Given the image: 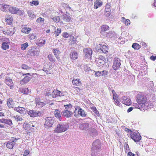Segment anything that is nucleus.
Returning <instances> with one entry per match:
<instances>
[{"mask_svg": "<svg viewBox=\"0 0 156 156\" xmlns=\"http://www.w3.org/2000/svg\"><path fill=\"white\" fill-rule=\"evenodd\" d=\"M101 143L100 140H97L93 142L91 150V155L92 156H96L101 148Z\"/></svg>", "mask_w": 156, "mask_h": 156, "instance_id": "nucleus-1", "label": "nucleus"}, {"mask_svg": "<svg viewBox=\"0 0 156 156\" xmlns=\"http://www.w3.org/2000/svg\"><path fill=\"white\" fill-rule=\"evenodd\" d=\"M69 127L68 124L66 123H61L57 125L54 130V132L56 133H59L66 131Z\"/></svg>", "mask_w": 156, "mask_h": 156, "instance_id": "nucleus-2", "label": "nucleus"}, {"mask_svg": "<svg viewBox=\"0 0 156 156\" xmlns=\"http://www.w3.org/2000/svg\"><path fill=\"white\" fill-rule=\"evenodd\" d=\"M147 98L146 96L143 95L138 94L137 96L136 101L137 103L139 104L137 107L136 108L140 109L141 108H143L146 103Z\"/></svg>", "mask_w": 156, "mask_h": 156, "instance_id": "nucleus-3", "label": "nucleus"}, {"mask_svg": "<svg viewBox=\"0 0 156 156\" xmlns=\"http://www.w3.org/2000/svg\"><path fill=\"white\" fill-rule=\"evenodd\" d=\"M64 106L66 110L62 111L61 113V115L62 116L67 118L71 117L73 114V112L70 110V108L72 106L71 105L69 104L68 105H64Z\"/></svg>", "mask_w": 156, "mask_h": 156, "instance_id": "nucleus-4", "label": "nucleus"}, {"mask_svg": "<svg viewBox=\"0 0 156 156\" xmlns=\"http://www.w3.org/2000/svg\"><path fill=\"white\" fill-rule=\"evenodd\" d=\"M9 11L11 13L20 15H22L23 13V11L21 10L18 8L10 5L9 6Z\"/></svg>", "mask_w": 156, "mask_h": 156, "instance_id": "nucleus-5", "label": "nucleus"}, {"mask_svg": "<svg viewBox=\"0 0 156 156\" xmlns=\"http://www.w3.org/2000/svg\"><path fill=\"white\" fill-rule=\"evenodd\" d=\"M16 30L15 27L12 26H10L9 27H8L6 29L2 30L3 33L5 35L8 36L12 35Z\"/></svg>", "mask_w": 156, "mask_h": 156, "instance_id": "nucleus-6", "label": "nucleus"}, {"mask_svg": "<svg viewBox=\"0 0 156 156\" xmlns=\"http://www.w3.org/2000/svg\"><path fill=\"white\" fill-rule=\"evenodd\" d=\"M54 119L51 117H48L45 119L44 126L45 128H48L52 126L54 123Z\"/></svg>", "mask_w": 156, "mask_h": 156, "instance_id": "nucleus-7", "label": "nucleus"}, {"mask_svg": "<svg viewBox=\"0 0 156 156\" xmlns=\"http://www.w3.org/2000/svg\"><path fill=\"white\" fill-rule=\"evenodd\" d=\"M121 64V61L119 58H114L113 65V68L114 70H117L120 67Z\"/></svg>", "mask_w": 156, "mask_h": 156, "instance_id": "nucleus-8", "label": "nucleus"}, {"mask_svg": "<svg viewBox=\"0 0 156 156\" xmlns=\"http://www.w3.org/2000/svg\"><path fill=\"white\" fill-rule=\"evenodd\" d=\"M130 135L131 138L135 142H139L141 139V137L138 133L134 132Z\"/></svg>", "mask_w": 156, "mask_h": 156, "instance_id": "nucleus-9", "label": "nucleus"}, {"mask_svg": "<svg viewBox=\"0 0 156 156\" xmlns=\"http://www.w3.org/2000/svg\"><path fill=\"white\" fill-rule=\"evenodd\" d=\"M120 101L126 105H129L131 103V100L127 96H123L120 100Z\"/></svg>", "mask_w": 156, "mask_h": 156, "instance_id": "nucleus-10", "label": "nucleus"}, {"mask_svg": "<svg viewBox=\"0 0 156 156\" xmlns=\"http://www.w3.org/2000/svg\"><path fill=\"white\" fill-rule=\"evenodd\" d=\"M28 114L31 117H34L41 116L42 113L40 111L30 110L28 112Z\"/></svg>", "mask_w": 156, "mask_h": 156, "instance_id": "nucleus-11", "label": "nucleus"}, {"mask_svg": "<svg viewBox=\"0 0 156 156\" xmlns=\"http://www.w3.org/2000/svg\"><path fill=\"white\" fill-rule=\"evenodd\" d=\"M32 74L30 73H28L26 74H23V76L26 75V76L24 78L20 81V83L21 84H24L27 83L30 80V77L28 76H27L29 75L30 76H32Z\"/></svg>", "mask_w": 156, "mask_h": 156, "instance_id": "nucleus-12", "label": "nucleus"}, {"mask_svg": "<svg viewBox=\"0 0 156 156\" xmlns=\"http://www.w3.org/2000/svg\"><path fill=\"white\" fill-rule=\"evenodd\" d=\"M84 55L86 57L89 58L91 57L92 54V49L89 48H85L83 49Z\"/></svg>", "mask_w": 156, "mask_h": 156, "instance_id": "nucleus-13", "label": "nucleus"}, {"mask_svg": "<svg viewBox=\"0 0 156 156\" xmlns=\"http://www.w3.org/2000/svg\"><path fill=\"white\" fill-rule=\"evenodd\" d=\"M98 48H100L98 49L99 51H101L104 53H106L108 51V48L106 45L103 44H100L98 45Z\"/></svg>", "mask_w": 156, "mask_h": 156, "instance_id": "nucleus-14", "label": "nucleus"}, {"mask_svg": "<svg viewBox=\"0 0 156 156\" xmlns=\"http://www.w3.org/2000/svg\"><path fill=\"white\" fill-rule=\"evenodd\" d=\"M15 111L19 112L20 114H25L26 113L27 111L24 108L21 107H15L14 108Z\"/></svg>", "mask_w": 156, "mask_h": 156, "instance_id": "nucleus-15", "label": "nucleus"}, {"mask_svg": "<svg viewBox=\"0 0 156 156\" xmlns=\"http://www.w3.org/2000/svg\"><path fill=\"white\" fill-rule=\"evenodd\" d=\"M5 82L8 86H9L11 89H12L13 87V82L12 79L9 77H7L5 80Z\"/></svg>", "mask_w": 156, "mask_h": 156, "instance_id": "nucleus-16", "label": "nucleus"}, {"mask_svg": "<svg viewBox=\"0 0 156 156\" xmlns=\"http://www.w3.org/2000/svg\"><path fill=\"white\" fill-rule=\"evenodd\" d=\"M63 95L62 93H61L60 91L56 90H52V97L53 98H55L58 96H62Z\"/></svg>", "mask_w": 156, "mask_h": 156, "instance_id": "nucleus-17", "label": "nucleus"}, {"mask_svg": "<svg viewBox=\"0 0 156 156\" xmlns=\"http://www.w3.org/2000/svg\"><path fill=\"white\" fill-rule=\"evenodd\" d=\"M103 59H104V58L103 57H102L101 58L96 59V61L98 66H102L104 64L105 62Z\"/></svg>", "mask_w": 156, "mask_h": 156, "instance_id": "nucleus-18", "label": "nucleus"}, {"mask_svg": "<svg viewBox=\"0 0 156 156\" xmlns=\"http://www.w3.org/2000/svg\"><path fill=\"white\" fill-rule=\"evenodd\" d=\"M61 111L60 109H55L54 111V115L59 120H61Z\"/></svg>", "mask_w": 156, "mask_h": 156, "instance_id": "nucleus-19", "label": "nucleus"}, {"mask_svg": "<svg viewBox=\"0 0 156 156\" xmlns=\"http://www.w3.org/2000/svg\"><path fill=\"white\" fill-rule=\"evenodd\" d=\"M10 5H0V10L3 12H6L8 11Z\"/></svg>", "mask_w": 156, "mask_h": 156, "instance_id": "nucleus-20", "label": "nucleus"}, {"mask_svg": "<svg viewBox=\"0 0 156 156\" xmlns=\"http://www.w3.org/2000/svg\"><path fill=\"white\" fill-rule=\"evenodd\" d=\"M40 51L36 49H31L29 52V54L31 56H37L39 55Z\"/></svg>", "mask_w": 156, "mask_h": 156, "instance_id": "nucleus-21", "label": "nucleus"}, {"mask_svg": "<svg viewBox=\"0 0 156 156\" xmlns=\"http://www.w3.org/2000/svg\"><path fill=\"white\" fill-rule=\"evenodd\" d=\"M16 138L14 140H13L11 141H8L6 145L7 148L10 149L12 148L14 145V142L16 141Z\"/></svg>", "mask_w": 156, "mask_h": 156, "instance_id": "nucleus-22", "label": "nucleus"}, {"mask_svg": "<svg viewBox=\"0 0 156 156\" xmlns=\"http://www.w3.org/2000/svg\"><path fill=\"white\" fill-rule=\"evenodd\" d=\"M89 126V124L87 122H85L80 124L79 126L80 129L82 130H86Z\"/></svg>", "mask_w": 156, "mask_h": 156, "instance_id": "nucleus-23", "label": "nucleus"}, {"mask_svg": "<svg viewBox=\"0 0 156 156\" xmlns=\"http://www.w3.org/2000/svg\"><path fill=\"white\" fill-rule=\"evenodd\" d=\"M7 104L9 108H13L14 106V102L12 98H9L7 100Z\"/></svg>", "mask_w": 156, "mask_h": 156, "instance_id": "nucleus-24", "label": "nucleus"}, {"mask_svg": "<svg viewBox=\"0 0 156 156\" xmlns=\"http://www.w3.org/2000/svg\"><path fill=\"white\" fill-rule=\"evenodd\" d=\"M89 133L90 136H95L97 134L96 130L94 128L89 129Z\"/></svg>", "mask_w": 156, "mask_h": 156, "instance_id": "nucleus-25", "label": "nucleus"}, {"mask_svg": "<svg viewBox=\"0 0 156 156\" xmlns=\"http://www.w3.org/2000/svg\"><path fill=\"white\" fill-rule=\"evenodd\" d=\"M72 83L73 85L76 86H79L81 85V83L79 79L74 78L72 80Z\"/></svg>", "mask_w": 156, "mask_h": 156, "instance_id": "nucleus-26", "label": "nucleus"}, {"mask_svg": "<svg viewBox=\"0 0 156 156\" xmlns=\"http://www.w3.org/2000/svg\"><path fill=\"white\" fill-rule=\"evenodd\" d=\"M6 42H3L2 44V48L3 49L6 50L9 48V45L8 44V43L9 42V40L7 38Z\"/></svg>", "mask_w": 156, "mask_h": 156, "instance_id": "nucleus-27", "label": "nucleus"}, {"mask_svg": "<svg viewBox=\"0 0 156 156\" xmlns=\"http://www.w3.org/2000/svg\"><path fill=\"white\" fill-rule=\"evenodd\" d=\"M50 69V66L48 64H46L44 65V66L43 67V70L47 74L49 73L48 72Z\"/></svg>", "mask_w": 156, "mask_h": 156, "instance_id": "nucleus-28", "label": "nucleus"}, {"mask_svg": "<svg viewBox=\"0 0 156 156\" xmlns=\"http://www.w3.org/2000/svg\"><path fill=\"white\" fill-rule=\"evenodd\" d=\"M19 92L24 94H28L29 93V91L27 88H20L19 90Z\"/></svg>", "mask_w": 156, "mask_h": 156, "instance_id": "nucleus-29", "label": "nucleus"}, {"mask_svg": "<svg viewBox=\"0 0 156 156\" xmlns=\"http://www.w3.org/2000/svg\"><path fill=\"white\" fill-rule=\"evenodd\" d=\"M102 5V2L101 1L97 0L94 3V6L95 9H97L98 7L101 6Z\"/></svg>", "mask_w": 156, "mask_h": 156, "instance_id": "nucleus-30", "label": "nucleus"}, {"mask_svg": "<svg viewBox=\"0 0 156 156\" xmlns=\"http://www.w3.org/2000/svg\"><path fill=\"white\" fill-rule=\"evenodd\" d=\"M70 57L72 60H75L78 58V54L76 51H73Z\"/></svg>", "mask_w": 156, "mask_h": 156, "instance_id": "nucleus-31", "label": "nucleus"}, {"mask_svg": "<svg viewBox=\"0 0 156 156\" xmlns=\"http://www.w3.org/2000/svg\"><path fill=\"white\" fill-rule=\"evenodd\" d=\"M62 19L63 20L66 22H69L71 18L69 16L65 14L62 16Z\"/></svg>", "mask_w": 156, "mask_h": 156, "instance_id": "nucleus-32", "label": "nucleus"}, {"mask_svg": "<svg viewBox=\"0 0 156 156\" xmlns=\"http://www.w3.org/2000/svg\"><path fill=\"white\" fill-rule=\"evenodd\" d=\"M79 115L82 117H85L87 116V114L80 107Z\"/></svg>", "mask_w": 156, "mask_h": 156, "instance_id": "nucleus-33", "label": "nucleus"}, {"mask_svg": "<svg viewBox=\"0 0 156 156\" xmlns=\"http://www.w3.org/2000/svg\"><path fill=\"white\" fill-rule=\"evenodd\" d=\"M23 127L26 130H29L30 128L31 127V125L29 124L26 123L25 122L23 124Z\"/></svg>", "mask_w": 156, "mask_h": 156, "instance_id": "nucleus-34", "label": "nucleus"}, {"mask_svg": "<svg viewBox=\"0 0 156 156\" xmlns=\"http://www.w3.org/2000/svg\"><path fill=\"white\" fill-rule=\"evenodd\" d=\"M13 21V19L12 16H7L6 18V21L9 24L12 23Z\"/></svg>", "mask_w": 156, "mask_h": 156, "instance_id": "nucleus-35", "label": "nucleus"}, {"mask_svg": "<svg viewBox=\"0 0 156 156\" xmlns=\"http://www.w3.org/2000/svg\"><path fill=\"white\" fill-rule=\"evenodd\" d=\"M31 30V29L29 28L24 27L21 31L23 33L28 34L30 32Z\"/></svg>", "mask_w": 156, "mask_h": 156, "instance_id": "nucleus-36", "label": "nucleus"}, {"mask_svg": "<svg viewBox=\"0 0 156 156\" xmlns=\"http://www.w3.org/2000/svg\"><path fill=\"white\" fill-rule=\"evenodd\" d=\"M80 107L77 106L75 108V110L74 112V115L75 116H77L79 115Z\"/></svg>", "mask_w": 156, "mask_h": 156, "instance_id": "nucleus-37", "label": "nucleus"}, {"mask_svg": "<svg viewBox=\"0 0 156 156\" xmlns=\"http://www.w3.org/2000/svg\"><path fill=\"white\" fill-rule=\"evenodd\" d=\"M45 103L43 102L40 101L37 102L36 104V106L38 108H41L45 105Z\"/></svg>", "mask_w": 156, "mask_h": 156, "instance_id": "nucleus-38", "label": "nucleus"}, {"mask_svg": "<svg viewBox=\"0 0 156 156\" xmlns=\"http://www.w3.org/2000/svg\"><path fill=\"white\" fill-rule=\"evenodd\" d=\"M28 46V43L26 42L21 45V48L22 50H25Z\"/></svg>", "mask_w": 156, "mask_h": 156, "instance_id": "nucleus-39", "label": "nucleus"}, {"mask_svg": "<svg viewBox=\"0 0 156 156\" xmlns=\"http://www.w3.org/2000/svg\"><path fill=\"white\" fill-rule=\"evenodd\" d=\"M132 47L134 49H138L140 48V46L138 44L134 43L133 44Z\"/></svg>", "mask_w": 156, "mask_h": 156, "instance_id": "nucleus-40", "label": "nucleus"}, {"mask_svg": "<svg viewBox=\"0 0 156 156\" xmlns=\"http://www.w3.org/2000/svg\"><path fill=\"white\" fill-rule=\"evenodd\" d=\"M109 27L107 25H104L101 27V31L102 32L106 31L109 28Z\"/></svg>", "mask_w": 156, "mask_h": 156, "instance_id": "nucleus-41", "label": "nucleus"}, {"mask_svg": "<svg viewBox=\"0 0 156 156\" xmlns=\"http://www.w3.org/2000/svg\"><path fill=\"white\" fill-rule=\"evenodd\" d=\"M115 33L114 32L111 31L108 33L107 36L112 38L115 36Z\"/></svg>", "mask_w": 156, "mask_h": 156, "instance_id": "nucleus-42", "label": "nucleus"}, {"mask_svg": "<svg viewBox=\"0 0 156 156\" xmlns=\"http://www.w3.org/2000/svg\"><path fill=\"white\" fill-rule=\"evenodd\" d=\"M52 19L55 22H58L60 21V18L59 16H55Z\"/></svg>", "mask_w": 156, "mask_h": 156, "instance_id": "nucleus-43", "label": "nucleus"}, {"mask_svg": "<svg viewBox=\"0 0 156 156\" xmlns=\"http://www.w3.org/2000/svg\"><path fill=\"white\" fill-rule=\"evenodd\" d=\"M27 13L29 16L31 18H35L36 16L33 14L31 11L29 10L27 11Z\"/></svg>", "mask_w": 156, "mask_h": 156, "instance_id": "nucleus-44", "label": "nucleus"}, {"mask_svg": "<svg viewBox=\"0 0 156 156\" xmlns=\"http://www.w3.org/2000/svg\"><path fill=\"white\" fill-rule=\"evenodd\" d=\"M38 43L41 45H43L45 43V39L40 38L38 41Z\"/></svg>", "mask_w": 156, "mask_h": 156, "instance_id": "nucleus-45", "label": "nucleus"}, {"mask_svg": "<svg viewBox=\"0 0 156 156\" xmlns=\"http://www.w3.org/2000/svg\"><path fill=\"white\" fill-rule=\"evenodd\" d=\"M44 18L40 17L37 19L36 22L38 23H44Z\"/></svg>", "mask_w": 156, "mask_h": 156, "instance_id": "nucleus-46", "label": "nucleus"}, {"mask_svg": "<svg viewBox=\"0 0 156 156\" xmlns=\"http://www.w3.org/2000/svg\"><path fill=\"white\" fill-rule=\"evenodd\" d=\"M30 5H38L39 2L37 1H32L30 3Z\"/></svg>", "mask_w": 156, "mask_h": 156, "instance_id": "nucleus-47", "label": "nucleus"}, {"mask_svg": "<svg viewBox=\"0 0 156 156\" xmlns=\"http://www.w3.org/2000/svg\"><path fill=\"white\" fill-rule=\"evenodd\" d=\"M14 118L17 121H22L23 120L21 116L18 115L14 116Z\"/></svg>", "mask_w": 156, "mask_h": 156, "instance_id": "nucleus-48", "label": "nucleus"}, {"mask_svg": "<svg viewBox=\"0 0 156 156\" xmlns=\"http://www.w3.org/2000/svg\"><path fill=\"white\" fill-rule=\"evenodd\" d=\"M91 109L94 112L96 115H98L99 114V112L95 107H93L91 108Z\"/></svg>", "mask_w": 156, "mask_h": 156, "instance_id": "nucleus-49", "label": "nucleus"}, {"mask_svg": "<svg viewBox=\"0 0 156 156\" xmlns=\"http://www.w3.org/2000/svg\"><path fill=\"white\" fill-rule=\"evenodd\" d=\"M49 60L51 62H55L54 58L51 55H49L48 56Z\"/></svg>", "mask_w": 156, "mask_h": 156, "instance_id": "nucleus-50", "label": "nucleus"}, {"mask_svg": "<svg viewBox=\"0 0 156 156\" xmlns=\"http://www.w3.org/2000/svg\"><path fill=\"white\" fill-rule=\"evenodd\" d=\"M53 53L55 55H58L60 53V51L57 49H55L53 50Z\"/></svg>", "mask_w": 156, "mask_h": 156, "instance_id": "nucleus-51", "label": "nucleus"}, {"mask_svg": "<svg viewBox=\"0 0 156 156\" xmlns=\"http://www.w3.org/2000/svg\"><path fill=\"white\" fill-rule=\"evenodd\" d=\"M5 124L9 125L10 126L12 124V121L10 119H6Z\"/></svg>", "mask_w": 156, "mask_h": 156, "instance_id": "nucleus-52", "label": "nucleus"}, {"mask_svg": "<svg viewBox=\"0 0 156 156\" xmlns=\"http://www.w3.org/2000/svg\"><path fill=\"white\" fill-rule=\"evenodd\" d=\"M61 29H58L54 33L55 34L56 36L58 35L59 34L61 33Z\"/></svg>", "mask_w": 156, "mask_h": 156, "instance_id": "nucleus-53", "label": "nucleus"}, {"mask_svg": "<svg viewBox=\"0 0 156 156\" xmlns=\"http://www.w3.org/2000/svg\"><path fill=\"white\" fill-rule=\"evenodd\" d=\"M52 90H48V91H47L46 93V95L47 96H51L52 95Z\"/></svg>", "mask_w": 156, "mask_h": 156, "instance_id": "nucleus-54", "label": "nucleus"}, {"mask_svg": "<svg viewBox=\"0 0 156 156\" xmlns=\"http://www.w3.org/2000/svg\"><path fill=\"white\" fill-rule=\"evenodd\" d=\"M21 67L22 68V69H30V67H28L27 66L24 64H23L22 65Z\"/></svg>", "mask_w": 156, "mask_h": 156, "instance_id": "nucleus-55", "label": "nucleus"}, {"mask_svg": "<svg viewBox=\"0 0 156 156\" xmlns=\"http://www.w3.org/2000/svg\"><path fill=\"white\" fill-rule=\"evenodd\" d=\"M113 99L117 103V105H119V104L120 103L119 101L117 99V97H116V96L113 97Z\"/></svg>", "mask_w": 156, "mask_h": 156, "instance_id": "nucleus-56", "label": "nucleus"}, {"mask_svg": "<svg viewBox=\"0 0 156 156\" xmlns=\"http://www.w3.org/2000/svg\"><path fill=\"white\" fill-rule=\"evenodd\" d=\"M101 75L104 76L107 75L108 73V71L106 70H103L102 71H101Z\"/></svg>", "mask_w": 156, "mask_h": 156, "instance_id": "nucleus-57", "label": "nucleus"}, {"mask_svg": "<svg viewBox=\"0 0 156 156\" xmlns=\"http://www.w3.org/2000/svg\"><path fill=\"white\" fill-rule=\"evenodd\" d=\"M29 37L30 39H35L36 37L33 34H31L30 35Z\"/></svg>", "mask_w": 156, "mask_h": 156, "instance_id": "nucleus-58", "label": "nucleus"}, {"mask_svg": "<svg viewBox=\"0 0 156 156\" xmlns=\"http://www.w3.org/2000/svg\"><path fill=\"white\" fill-rule=\"evenodd\" d=\"M110 7V5L109 4L107 3L106 5V12H109V9Z\"/></svg>", "mask_w": 156, "mask_h": 156, "instance_id": "nucleus-59", "label": "nucleus"}, {"mask_svg": "<svg viewBox=\"0 0 156 156\" xmlns=\"http://www.w3.org/2000/svg\"><path fill=\"white\" fill-rule=\"evenodd\" d=\"M69 35V34L67 33H64L63 34V37L65 38H67Z\"/></svg>", "mask_w": 156, "mask_h": 156, "instance_id": "nucleus-60", "label": "nucleus"}, {"mask_svg": "<svg viewBox=\"0 0 156 156\" xmlns=\"http://www.w3.org/2000/svg\"><path fill=\"white\" fill-rule=\"evenodd\" d=\"M84 70L86 72L89 71L90 70V67L88 68L87 66H84Z\"/></svg>", "mask_w": 156, "mask_h": 156, "instance_id": "nucleus-61", "label": "nucleus"}, {"mask_svg": "<svg viewBox=\"0 0 156 156\" xmlns=\"http://www.w3.org/2000/svg\"><path fill=\"white\" fill-rule=\"evenodd\" d=\"M95 75L96 76H101V72L98 71V72H95Z\"/></svg>", "mask_w": 156, "mask_h": 156, "instance_id": "nucleus-62", "label": "nucleus"}, {"mask_svg": "<svg viewBox=\"0 0 156 156\" xmlns=\"http://www.w3.org/2000/svg\"><path fill=\"white\" fill-rule=\"evenodd\" d=\"M125 23L126 25H128L130 23V21L129 20L126 19L125 20Z\"/></svg>", "mask_w": 156, "mask_h": 156, "instance_id": "nucleus-63", "label": "nucleus"}, {"mask_svg": "<svg viewBox=\"0 0 156 156\" xmlns=\"http://www.w3.org/2000/svg\"><path fill=\"white\" fill-rule=\"evenodd\" d=\"M135 154L131 152H129L128 154V156H134Z\"/></svg>", "mask_w": 156, "mask_h": 156, "instance_id": "nucleus-64", "label": "nucleus"}]
</instances>
